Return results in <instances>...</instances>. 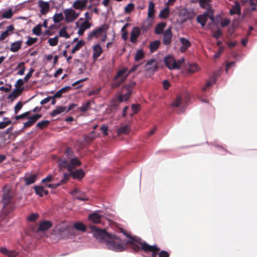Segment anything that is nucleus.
<instances>
[{
  "instance_id": "nucleus-9",
  "label": "nucleus",
  "mask_w": 257,
  "mask_h": 257,
  "mask_svg": "<svg viewBox=\"0 0 257 257\" xmlns=\"http://www.w3.org/2000/svg\"><path fill=\"white\" fill-rule=\"evenodd\" d=\"M65 20L67 23H71L74 21L79 16L80 13H77L71 8L66 9L64 11Z\"/></svg>"
},
{
  "instance_id": "nucleus-37",
  "label": "nucleus",
  "mask_w": 257,
  "mask_h": 257,
  "mask_svg": "<svg viewBox=\"0 0 257 257\" xmlns=\"http://www.w3.org/2000/svg\"><path fill=\"white\" fill-rule=\"evenodd\" d=\"M169 14V9L168 7L165 8L160 13L159 16L162 19H166Z\"/></svg>"
},
{
  "instance_id": "nucleus-48",
  "label": "nucleus",
  "mask_w": 257,
  "mask_h": 257,
  "mask_svg": "<svg viewBox=\"0 0 257 257\" xmlns=\"http://www.w3.org/2000/svg\"><path fill=\"white\" fill-rule=\"evenodd\" d=\"M41 24H39L35 27L33 29V32L37 36H40L41 34Z\"/></svg>"
},
{
  "instance_id": "nucleus-54",
  "label": "nucleus",
  "mask_w": 257,
  "mask_h": 257,
  "mask_svg": "<svg viewBox=\"0 0 257 257\" xmlns=\"http://www.w3.org/2000/svg\"><path fill=\"white\" fill-rule=\"evenodd\" d=\"M134 8V5L132 3L128 4L124 8V12L125 13H129L133 10Z\"/></svg>"
},
{
  "instance_id": "nucleus-44",
  "label": "nucleus",
  "mask_w": 257,
  "mask_h": 257,
  "mask_svg": "<svg viewBox=\"0 0 257 257\" xmlns=\"http://www.w3.org/2000/svg\"><path fill=\"white\" fill-rule=\"evenodd\" d=\"M11 122V120H9L8 118H5L3 121L0 122V129L4 128Z\"/></svg>"
},
{
  "instance_id": "nucleus-41",
  "label": "nucleus",
  "mask_w": 257,
  "mask_h": 257,
  "mask_svg": "<svg viewBox=\"0 0 257 257\" xmlns=\"http://www.w3.org/2000/svg\"><path fill=\"white\" fill-rule=\"evenodd\" d=\"M126 79V77L124 76L122 77V78H120L118 81H115L116 80H114V82L112 83V87L113 88H116L118 87L121 83H123L125 79Z\"/></svg>"
},
{
  "instance_id": "nucleus-2",
  "label": "nucleus",
  "mask_w": 257,
  "mask_h": 257,
  "mask_svg": "<svg viewBox=\"0 0 257 257\" xmlns=\"http://www.w3.org/2000/svg\"><path fill=\"white\" fill-rule=\"evenodd\" d=\"M81 162L76 157L72 149L70 148L66 149L65 155L59 159L58 165L61 169L66 168L68 172H72L77 167L80 166Z\"/></svg>"
},
{
  "instance_id": "nucleus-34",
  "label": "nucleus",
  "mask_w": 257,
  "mask_h": 257,
  "mask_svg": "<svg viewBox=\"0 0 257 257\" xmlns=\"http://www.w3.org/2000/svg\"><path fill=\"white\" fill-rule=\"evenodd\" d=\"M85 45V42L83 40H79L71 50L72 53H74L78 51Z\"/></svg>"
},
{
  "instance_id": "nucleus-64",
  "label": "nucleus",
  "mask_w": 257,
  "mask_h": 257,
  "mask_svg": "<svg viewBox=\"0 0 257 257\" xmlns=\"http://www.w3.org/2000/svg\"><path fill=\"white\" fill-rule=\"evenodd\" d=\"M33 72L34 70L33 69H31L29 72L26 74L24 78V80L25 82H27L30 79V78L32 76Z\"/></svg>"
},
{
  "instance_id": "nucleus-40",
  "label": "nucleus",
  "mask_w": 257,
  "mask_h": 257,
  "mask_svg": "<svg viewBox=\"0 0 257 257\" xmlns=\"http://www.w3.org/2000/svg\"><path fill=\"white\" fill-rule=\"evenodd\" d=\"M144 56V52L142 50H139L137 51L135 56V60L136 61H138L141 60Z\"/></svg>"
},
{
  "instance_id": "nucleus-38",
  "label": "nucleus",
  "mask_w": 257,
  "mask_h": 257,
  "mask_svg": "<svg viewBox=\"0 0 257 257\" xmlns=\"http://www.w3.org/2000/svg\"><path fill=\"white\" fill-rule=\"evenodd\" d=\"M66 29V27H65L61 29L59 33V36L61 37L69 38L70 37V35L67 32Z\"/></svg>"
},
{
  "instance_id": "nucleus-4",
  "label": "nucleus",
  "mask_w": 257,
  "mask_h": 257,
  "mask_svg": "<svg viewBox=\"0 0 257 257\" xmlns=\"http://www.w3.org/2000/svg\"><path fill=\"white\" fill-rule=\"evenodd\" d=\"M125 235L130 238L127 241V243L131 246L135 251H139L141 249L140 245H141V249L142 250L146 252L152 251V257H155L156 254L154 253V251H157L159 250V248L156 245H150L146 242H142V239L140 237L137 236L130 237L127 234Z\"/></svg>"
},
{
  "instance_id": "nucleus-55",
  "label": "nucleus",
  "mask_w": 257,
  "mask_h": 257,
  "mask_svg": "<svg viewBox=\"0 0 257 257\" xmlns=\"http://www.w3.org/2000/svg\"><path fill=\"white\" fill-rule=\"evenodd\" d=\"M180 42L183 45L187 47H190L191 46L189 40L185 38H182L180 39Z\"/></svg>"
},
{
  "instance_id": "nucleus-31",
  "label": "nucleus",
  "mask_w": 257,
  "mask_h": 257,
  "mask_svg": "<svg viewBox=\"0 0 257 257\" xmlns=\"http://www.w3.org/2000/svg\"><path fill=\"white\" fill-rule=\"evenodd\" d=\"M71 88L70 86H66L64 87L61 89H60L59 90L57 91L55 94L53 95L54 98H60L62 96V94L66 91L69 90Z\"/></svg>"
},
{
  "instance_id": "nucleus-19",
  "label": "nucleus",
  "mask_w": 257,
  "mask_h": 257,
  "mask_svg": "<svg viewBox=\"0 0 257 257\" xmlns=\"http://www.w3.org/2000/svg\"><path fill=\"white\" fill-rule=\"evenodd\" d=\"M93 58L94 59H97L102 53V50L99 44H97L93 47Z\"/></svg>"
},
{
  "instance_id": "nucleus-59",
  "label": "nucleus",
  "mask_w": 257,
  "mask_h": 257,
  "mask_svg": "<svg viewBox=\"0 0 257 257\" xmlns=\"http://www.w3.org/2000/svg\"><path fill=\"white\" fill-rule=\"evenodd\" d=\"M23 106V104L21 101H19L15 106V113H18V112L21 109Z\"/></svg>"
},
{
  "instance_id": "nucleus-47",
  "label": "nucleus",
  "mask_w": 257,
  "mask_h": 257,
  "mask_svg": "<svg viewBox=\"0 0 257 257\" xmlns=\"http://www.w3.org/2000/svg\"><path fill=\"white\" fill-rule=\"evenodd\" d=\"M75 198L81 201H86L88 200V198L85 195V194L81 192L77 195H76Z\"/></svg>"
},
{
  "instance_id": "nucleus-49",
  "label": "nucleus",
  "mask_w": 257,
  "mask_h": 257,
  "mask_svg": "<svg viewBox=\"0 0 257 257\" xmlns=\"http://www.w3.org/2000/svg\"><path fill=\"white\" fill-rule=\"evenodd\" d=\"M13 16V12L11 9H10L6 12H4L2 14L3 18L10 19Z\"/></svg>"
},
{
  "instance_id": "nucleus-22",
  "label": "nucleus",
  "mask_w": 257,
  "mask_h": 257,
  "mask_svg": "<svg viewBox=\"0 0 257 257\" xmlns=\"http://www.w3.org/2000/svg\"><path fill=\"white\" fill-rule=\"evenodd\" d=\"M52 226V223L49 221H44L40 223L39 231H46Z\"/></svg>"
},
{
  "instance_id": "nucleus-17",
  "label": "nucleus",
  "mask_w": 257,
  "mask_h": 257,
  "mask_svg": "<svg viewBox=\"0 0 257 257\" xmlns=\"http://www.w3.org/2000/svg\"><path fill=\"white\" fill-rule=\"evenodd\" d=\"M63 112H67L66 106H57L56 108L51 112L50 115L52 117H55Z\"/></svg>"
},
{
  "instance_id": "nucleus-56",
  "label": "nucleus",
  "mask_w": 257,
  "mask_h": 257,
  "mask_svg": "<svg viewBox=\"0 0 257 257\" xmlns=\"http://www.w3.org/2000/svg\"><path fill=\"white\" fill-rule=\"evenodd\" d=\"M101 90V88H98L92 90L90 91L88 93V95L90 96L92 95H96L99 94Z\"/></svg>"
},
{
  "instance_id": "nucleus-21",
  "label": "nucleus",
  "mask_w": 257,
  "mask_h": 257,
  "mask_svg": "<svg viewBox=\"0 0 257 257\" xmlns=\"http://www.w3.org/2000/svg\"><path fill=\"white\" fill-rule=\"evenodd\" d=\"M86 5V1L84 0H76L73 3V7L77 10H82Z\"/></svg>"
},
{
  "instance_id": "nucleus-15",
  "label": "nucleus",
  "mask_w": 257,
  "mask_h": 257,
  "mask_svg": "<svg viewBox=\"0 0 257 257\" xmlns=\"http://www.w3.org/2000/svg\"><path fill=\"white\" fill-rule=\"evenodd\" d=\"M38 6L41 8L40 12L42 15H46L49 11V2L39 0L38 2Z\"/></svg>"
},
{
  "instance_id": "nucleus-7",
  "label": "nucleus",
  "mask_w": 257,
  "mask_h": 257,
  "mask_svg": "<svg viewBox=\"0 0 257 257\" xmlns=\"http://www.w3.org/2000/svg\"><path fill=\"white\" fill-rule=\"evenodd\" d=\"M195 15L194 11L192 9H181L179 13V18L182 23L193 19Z\"/></svg>"
},
{
  "instance_id": "nucleus-30",
  "label": "nucleus",
  "mask_w": 257,
  "mask_h": 257,
  "mask_svg": "<svg viewBox=\"0 0 257 257\" xmlns=\"http://www.w3.org/2000/svg\"><path fill=\"white\" fill-rule=\"evenodd\" d=\"M130 130V126L127 125H123V126L120 127L117 130V134L118 135H120V134L126 135L129 133Z\"/></svg>"
},
{
  "instance_id": "nucleus-46",
  "label": "nucleus",
  "mask_w": 257,
  "mask_h": 257,
  "mask_svg": "<svg viewBox=\"0 0 257 257\" xmlns=\"http://www.w3.org/2000/svg\"><path fill=\"white\" fill-rule=\"evenodd\" d=\"M216 78L215 77H211L210 78L209 80L206 83V86L202 88V91H204L206 90L207 87H209L216 82Z\"/></svg>"
},
{
  "instance_id": "nucleus-20",
  "label": "nucleus",
  "mask_w": 257,
  "mask_h": 257,
  "mask_svg": "<svg viewBox=\"0 0 257 257\" xmlns=\"http://www.w3.org/2000/svg\"><path fill=\"white\" fill-rule=\"evenodd\" d=\"M140 34V30L137 27H134L131 32L130 41L131 42L135 43L136 42L137 38Z\"/></svg>"
},
{
  "instance_id": "nucleus-16",
  "label": "nucleus",
  "mask_w": 257,
  "mask_h": 257,
  "mask_svg": "<svg viewBox=\"0 0 257 257\" xmlns=\"http://www.w3.org/2000/svg\"><path fill=\"white\" fill-rule=\"evenodd\" d=\"M73 178L74 179L80 180L84 176V172L82 169H77L72 170V172H69Z\"/></svg>"
},
{
  "instance_id": "nucleus-18",
  "label": "nucleus",
  "mask_w": 257,
  "mask_h": 257,
  "mask_svg": "<svg viewBox=\"0 0 257 257\" xmlns=\"http://www.w3.org/2000/svg\"><path fill=\"white\" fill-rule=\"evenodd\" d=\"M41 114H34L29 118V120L26 122L24 126L25 127H29L33 124L39 118L41 117Z\"/></svg>"
},
{
  "instance_id": "nucleus-24",
  "label": "nucleus",
  "mask_w": 257,
  "mask_h": 257,
  "mask_svg": "<svg viewBox=\"0 0 257 257\" xmlns=\"http://www.w3.org/2000/svg\"><path fill=\"white\" fill-rule=\"evenodd\" d=\"M23 90V88H16L8 96L9 98L15 99L20 95Z\"/></svg>"
},
{
  "instance_id": "nucleus-60",
  "label": "nucleus",
  "mask_w": 257,
  "mask_h": 257,
  "mask_svg": "<svg viewBox=\"0 0 257 257\" xmlns=\"http://www.w3.org/2000/svg\"><path fill=\"white\" fill-rule=\"evenodd\" d=\"M37 39L36 38L28 37V40L26 42V44L28 46H31L36 42Z\"/></svg>"
},
{
  "instance_id": "nucleus-5",
  "label": "nucleus",
  "mask_w": 257,
  "mask_h": 257,
  "mask_svg": "<svg viewBox=\"0 0 257 257\" xmlns=\"http://www.w3.org/2000/svg\"><path fill=\"white\" fill-rule=\"evenodd\" d=\"M2 203L3 204V211L4 212L12 210L14 207V193L10 190L4 188L2 195Z\"/></svg>"
},
{
  "instance_id": "nucleus-14",
  "label": "nucleus",
  "mask_w": 257,
  "mask_h": 257,
  "mask_svg": "<svg viewBox=\"0 0 257 257\" xmlns=\"http://www.w3.org/2000/svg\"><path fill=\"white\" fill-rule=\"evenodd\" d=\"M172 33L171 29H167L163 33V43L164 45H169L172 42Z\"/></svg>"
},
{
  "instance_id": "nucleus-11",
  "label": "nucleus",
  "mask_w": 257,
  "mask_h": 257,
  "mask_svg": "<svg viewBox=\"0 0 257 257\" xmlns=\"http://www.w3.org/2000/svg\"><path fill=\"white\" fill-rule=\"evenodd\" d=\"M135 83H131L130 84L126 85L123 88L127 90V92L124 94H120L118 96V99L119 102H123L126 101L129 98L130 95L132 93V89Z\"/></svg>"
},
{
  "instance_id": "nucleus-58",
  "label": "nucleus",
  "mask_w": 257,
  "mask_h": 257,
  "mask_svg": "<svg viewBox=\"0 0 257 257\" xmlns=\"http://www.w3.org/2000/svg\"><path fill=\"white\" fill-rule=\"evenodd\" d=\"M90 24L88 21H85L81 24V27L83 29V30L89 29L90 27Z\"/></svg>"
},
{
  "instance_id": "nucleus-52",
  "label": "nucleus",
  "mask_w": 257,
  "mask_h": 257,
  "mask_svg": "<svg viewBox=\"0 0 257 257\" xmlns=\"http://www.w3.org/2000/svg\"><path fill=\"white\" fill-rule=\"evenodd\" d=\"M24 63H20L18 65V67L21 68V69L18 72V74L23 75L24 74L25 68L24 66Z\"/></svg>"
},
{
  "instance_id": "nucleus-32",
  "label": "nucleus",
  "mask_w": 257,
  "mask_h": 257,
  "mask_svg": "<svg viewBox=\"0 0 257 257\" xmlns=\"http://www.w3.org/2000/svg\"><path fill=\"white\" fill-rule=\"evenodd\" d=\"M155 13V6L154 4L152 2H150L148 6V18H152L154 16V14Z\"/></svg>"
},
{
  "instance_id": "nucleus-29",
  "label": "nucleus",
  "mask_w": 257,
  "mask_h": 257,
  "mask_svg": "<svg viewBox=\"0 0 257 257\" xmlns=\"http://www.w3.org/2000/svg\"><path fill=\"white\" fill-rule=\"evenodd\" d=\"M37 177V174L31 175L25 179V184L26 185H29L34 183L36 180Z\"/></svg>"
},
{
  "instance_id": "nucleus-10",
  "label": "nucleus",
  "mask_w": 257,
  "mask_h": 257,
  "mask_svg": "<svg viewBox=\"0 0 257 257\" xmlns=\"http://www.w3.org/2000/svg\"><path fill=\"white\" fill-rule=\"evenodd\" d=\"M106 29L107 27L105 25H102L99 28H96L88 34L87 39L90 41L93 37L98 38L104 33H105Z\"/></svg>"
},
{
  "instance_id": "nucleus-6",
  "label": "nucleus",
  "mask_w": 257,
  "mask_h": 257,
  "mask_svg": "<svg viewBox=\"0 0 257 257\" xmlns=\"http://www.w3.org/2000/svg\"><path fill=\"white\" fill-rule=\"evenodd\" d=\"M70 232L68 225L65 222L57 224L53 230V234L56 235L57 239L67 238L69 236Z\"/></svg>"
},
{
  "instance_id": "nucleus-28",
  "label": "nucleus",
  "mask_w": 257,
  "mask_h": 257,
  "mask_svg": "<svg viewBox=\"0 0 257 257\" xmlns=\"http://www.w3.org/2000/svg\"><path fill=\"white\" fill-rule=\"evenodd\" d=\"M127 72V68L126 67L123 68L122 69L117 71L116 75L114 78V80H116L119 78H122V77L124 76Z\"/></svg>"
},
{
  "instance_id": "nucleus-25",
  "label": "nucleus",
  "mask_w": 257,
  "mask_h": 257,
  "mask_svg": "<svg viewBox=\"0 0 257 257\" xmlns=\"http://www.w3.org/2000/svg\"><path fill=\"white\" fill-rule=\"evenodd\" d=\"M89 219L95 223H98L100 222L101 216L97 212H94L89 215Z\"/></svg>"
},
{
  "instance_id": "nucleus-12",
  "label": "nucleus",
  "mask_w": 257,
  "mask_h": 257,
  "mask_svg": "<svg viewBox=\"0 0 257 257\" xmlns=\"http://www.w3.org/2000/svg\"><path fill=\"white\" fill-rule=\"evenodd\" d=\"M146 67L147 74L150 75H152L158 69L155 60L153 59L147 63Z\"/></svg>"
},
{
  "instance_id": "nucleus-3",
  "label": "nucleus",
  "mask_w": 257,
  "mask_h": 257,
  "mask_svg": "<svg viewBox=\"0 0 257 257\" xmlns=\"http://www.w3.org/2000/svg\"><path fill=\"white\" fill-rule=\"evenodd\" d=\"M199 3L200 6L206 10L203 14L197 17V21L202 27L206 24L208 19L211 20V23H214V10L211 8L210 4L211 0H196Z\"/></svg>"
},
{
  "instance_id": "nucleus-61",
  "label": "nucleus",
  "mask_w": 257,
  "mask_h": 257,
  "mask_svg": "<svg viewBox=\"0 0 257 257\" xmlns=\"http://www.w3.org/2000/svg\"><path fill=\"white\" fill-rule=\"evenodd\" d=\"M139 66H140V64H137V65H134L129 71L128 70V72L126 73V74H125V77L127 78L128 75L130 73L135 71L138 69V68L139 67Z\"/></svg>"
},
{
  "instance_id": "nucleus-45",
  "label": "nucleus",
  "mask_w": 257,
  "mask_h": 257,
  "mask_svg": "<svg viewBox=\"0 0 257 257\" xmlns=\"http://www.w3.org/2000/svg\"><path fill=\"white\" fill-rule=\"evenodd\" d=\"M63 19V16L62 13H56L53 16V21L55 23H58L62 21Z\"/></svg>"
},
{
  "instance_id": "nucleus-53",
  "label": "nucleus",
  "mask_w": 257,
  "mask_h": 257,
  "mask_svg": "<svg viewBox=\"0 0 257 257\" xmlns=\"http://www.w3.org/2000/svg\"><path fill=\"white\" fill-rule=\"evenodd\" d=\"M222 35V32L220 29H217L212 35V36L216 39H218Z\"/></svg>"
},
{
  "instance_id": "nucleus-33",
  "label": "nucleus",
  "mask_w": 257,
  "mask_h": 257,
  "mask_svg": "<svg viewBox=\"0 0 257 257\" xmlns=\"http://www.w3.org/2000/svg\"><path fill=\"white\" fill-rule=\"evenodd\" d=\"M166 26L165 23H160L157 24L155 32L157 34H161L163 33L164 28Z\"/></svg>"
},
{
  "instance_id": "nucleus-13",
  "label": "nucleus",
  "mask_w": 257,
  "mask_h": 257,
  "mask_svg": "<svg viewBox=\"0 0 257 257\" xmlns=\"http://www.w3.org/2000/svg\"><path fill=\"white\" fill-rule=\"evenodd\" d=\"M172 106L173 107H179L180 106V112H183L185 109V103L183 101L182 98L178 96L176 99L172 102Z\"/></svg>"
},
{
  "instance_id": "nucleus-57",
  "label": "nucleus",
  "mask_w": 257,
  "mask_h": 257,
  "mask_svg": "<svg viewBox=\"0 0 257 257\" xmlns=\"http://www.w3.org/2000/svg\"><path fill=\"white\" fill-rule=\"evenodd\" d=\"M38 217V214L37 213H32L27 217V219L30 221H34Z\"/></svg>"
},
{
  "instance_id": "nucleus-36",
  "label": "nucleus",
  "mask_w": 257,
  "mask_h": 257,
  "mask_svg": "<svg viewBox=\"0 0 257 257\" xmlns=\"http://www.w3.org/2000/svg\"><path fill=\"white\" fill-rule=\"evenodd\" d=\"M35 193L40 197H42L44 194V188L41 186H35L34 187Z\"/></svg>"
},
{
  "instance_id": "nucleus-51",
  "label": "nucleus",
  "mask_w": 257,
  "mask_h": 257,
  "mask_svg": "<svg viewBox=\"0 0 257 257\" xmlns=\"http://www.w3.org/2000/svg\"><path fill=\"white\" fill-rule=\"evenodd\" d=\"M71 176L70 173L69 174L64 173L63 179L59 183H61V185L65 184Z\"/></svg>"
},
{
  "instance_id": "nucleus-27",
  "label": "nucleus",
  "mask_w": 257,
  "mask_h": 257,
  "mask_svg": "<svg viewBox=\"0 0 257 257\" xmlns=\"http://www.w3.org/2000/svg\"><path fill=\"white\" fill-rule=\"evenodd\" d=\"M22 43V40H19L13 42L11 45V47L10 48L11 51L13 52H17L21 48Z\"/></svg>"
},
{
  "instance_id": "nucleus-8",
  "label": "nucleus",
  "mask_w": 257,
  "mask_h": 257,
  "mask_svg": "<svg viewBox=\"0 0 257 257\" xmlns=\"http://www.w3.org/2000/svg\"><path fill=\"white\" fill-rule=\"evenodd\" d=\"M184 61V59L176 61L174 58L171 56H168L165 58L164 62L167 67L170 70L178 69L180 67L181 63Z\"/></svg>"
},
{
  "instance_id": "nucleus-23",
  "label": "nucleus",
  "mask_w": 257,
  "mask_h": 257,
  "mask_svg": "<svg viewBox=\"0 0 257 257\" xmlns=\"http://www.w3.org/2000/svg\"><path fill=\"white\" fill-rule=\"evenodd\" d=\"M229 14L231 15L234 14L240 15V7L238 2H235L234 5L232 6V8L229 11Z\"/></svg>"
},
{
  "instance_id": "nucleus-42",
  "label": "nucleus",
  "mask_w": 257,
  "mask_h": 257,
  "mask_svg": "<svg viewBox=\"0 0 257 257\" xmlns=\"http://www.w3.org/2000/svg\"><path fill=\"white\" fill-rule=\"evenodd\" d=\"M58 42V37L56 36L54 38H50L48 40V43L51 46H56Z\"/></svg>"
},
{
  "instance_id": "nucleus-35",
  "label": "nucleus",
  "mask_w": 257,
  "mask_h": 257,
  "mask_svg": "<svg viewBox=\"0 0 257 257\" xmlns=\"http://www.w3.org/2000/svg\"><path fill=\"white\" fill-rule=\"evenodd\" d=\"M160 42L158 40L155 41L150 43V49L152 52L157 50L160 45Z\"/></svg>"
},
{
  "instance_id": "nucleus-26",
  "label": "nucleus",
  "mask_w": 257,
  "mask_h": 257,
  "mask_svg": "<svg viewBox=\"0 0 257 257\" xmlns=\"http://www.w3.org/2000/svg\"><path fill=\"white\" fill-rule=\"evenodd\" d=\"M0 252L9 257H15L17 255V253L13 250H9L5 247H2L0 248Z\"/></svg>"
},
{
  "instance_id": "nucleus-39",
  "label": "nucleus",
  "mask_w": 257,
  "mask_h": 257,
  "mask_svg": "<svg viewBox=\"0 0 257 257\" xmlns=\"http://www.w3.org/2000/svg\"><path fill=\"white\" fill-rule=\"evenodd\" d=\"M74 227L77 230L84 231L86 230L85 226L81 222H77L75 223Z\"/></svg>"
},
{
  "instance_id": "nucleus-63",
  "label": "nucleus",
  "mask_w": 257,
  "mask_h": 257,
  "mask_svg": "<svg viewBox=\"0 0 257 257\" xmlns=\"http://www.w3.org/2000/svg\"><path fill=\"white\" fill-rule=\"evenodd\" d=\"M90 105L89 102H87L85 104L83 105L79 108L80 111L85 112L87 110L88 106Z\"/></svg>"
},
{
  "instance_id": "nucleus-43",
  "label": "nucleus",
  "mask_w": 257,
  "mask_h": 257,
  "mask_svg": "<svg viewBox=\"0 0 257 257\" xmlns=\"http://www.w3.org/2000/svg\"><path fill=\"white\" fill-rule=\"evenodd\" d=\"M188 72L190 73H194L198 70V66L196 64H189L188 67L187 68Z\"/></svg>"
},
{
  "instance_id": "nucleus-62",
  "label": "nucleus",
  "mask_w": 257,
  "mask_h": 257,
  "mask_svg": "<svg viewBox=\"0 0 257 257\" xmlns=\"http://www.w3.org/2000/svg\"><path fill=\"white\" fill-rule=\"evenodd\" d=\"M249 3L250 5V10L254 11L256 9V5L257 4V0H250Z\"/></svg>"
},
{
  "instance_id": "nucleus-50",
  "label": "nucleus",
  "mask_w": 257,
  "mask_h": 257,
  "mask_svg": "<svg viewBox=\"0 0 257 257\" xmlns=\"http://www.w3.org/2000/svg\"><path fill=\"white\" fill-rule=\"evenodd\" d=\"M49 120H43L39 122L37 124V126L39 127L40 128H43V127L47 126L49 124Z\"/></svg>"
},
{
  "instance_id": "nucleus-1",
  "label": "nucleus",
  "mask_w": 257,
  "mask_h": 257,
  "mask_svg": "<svg viewBox=\"0 0 257 257\" xmlns=\"http://www.w3.org/2000/svg\"><path fill=\"white\" fill-rule=\"evenodd\" d=\"M93 236L99 242L105 243L106 247L114 251L120 252L125 249L126 245L119 237L111 235L104 230L97 228L95 225L90 226Z\"/></svg>"
}]
</instances>
